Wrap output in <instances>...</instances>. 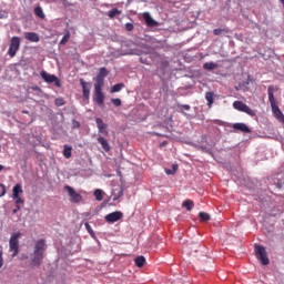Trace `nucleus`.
Returning <instances> with one entry per match:
<instances>
[{"label": "nucleus", "mask_w": 284, "mask_h": 284, "mask_svg": "<svg viewBox=\"0 0 284 284\" xmlns=\"http://www.w3.org/2000/svg\"><path fill=\"white\" fill-rule=\"evenodd\" d=\"M199 219H201L202 222H206L211 220V215L204 212L199 213Z\"/></svg>", "instance_id": "obj_28"}, {"label": "nucleus", "mask_w": 284, "mask_h": 284, "mask_svg": "<svg viewBox=\"0 0 284 284\" xmlns=\"http://www.w3.org/2000/svg\"><path fill=\"white\" fill-rule=\"evenodd\" d=\"M124 88H125V84H124V83H116V84H114L113 87H111L110 92H111V93H118V92H120L121 90H123Z\"/></svg>", "instance_id": "obj_21"}, {"label": "nucleus", "mask_w": 284, "mask_h": 284, "mask_svg": "<svg viewBox=\"0 0 284 284\" xmlns=\"http://www.w3.org/2000/svg\"><path fill=\"white\" fill-rule=\"evenodd\" d=\"M95 125L98 126L99 134L104 136L109 135L108 125L103 122L101 118H95Z\"/></svg>", "instance_id": "obj_9"}, {"label": "nucleus", "mask_w": 284, "mask_h": 284, "mask_svg": "<svg viewBox=\"0 0 284 284\" xmlns=\"http://www.w3.org/2000/svg\"><path fill=\"white\" fill-rule=\"evenodd\" d=\"M42 77L43 81L49 83V84H54L57 88L61 87L60 80L57 75L54 74H48L47 72L40 73Z\"/></svg>", "instance_id": "obj_8"}, {"label": "nucleus", "mask_w": 284, "mask_h": 284, "mask_svg": "<svg viewBox=\"0 0 284 284\" xmlns=\"http://www.w3.org/2000/svg\"><path fill=\"white\" fill-rule=\"evenodd\" d=\"M79 82L82 85V93L84 100H90L91 84L87 83L84 79H80Z\"/></svg>", "instance_id": "obj_11"}, {"label": "nucleus", "mask_w": 284, "mask_h": 284, "mask_svg": "<svg viewBox=\"0 0 284 284\" xmlns=\"http://www.w3.org/2000/svg\"><path fill=\"white\" fill-rule=\"evenodd\" d=\"M84 229H87L88 233L91 234V236L95 235L90 223H84Z\"/></svg>", "instance_id": "obj_31"}, {"label": "nucleus", "mask_w": 284, "mask_h": 284, "mask_svg": "<svg viewBox=\"0 0 284 284\" xmlns=\"http://www.w3.org/2000/svg\"><path fill=\"white\" fill-rule=\"evenodd\" d=\"M233 108L239 112H244L250 116H255L254 110L250 109V106L245 104L243 101H234Z\"/></svg>", "instance_id": "obj_5"}, {"label": "nucleus", "mask_w": 284, "mask_h": 284, "mask_svg": "<svg viewBox=\"0 0 284 284\" xmlns=\"http://www.w3.org/2000/svg\"><path fill=\"white\" fill-rule=\"evenodd\" d=\"M100 72H108V70H105V68H101Z\"/></svg>", "instance_id": "obj_43"}, {"label": "nucleus", "mask_w": 284, "mask_h": 284, "mask_svg": "<svg viewBox=\"0 0 284 284\" xmlns=\"http://www.w3.org/2000/svg\"><path fill=\"white\" fill-rule=\"evenodd\" d=\"M144 264H145V257L144 256H138L135 258V265H136L138 268L144 267Z\"/></svg>", "instance_id": "obj_24"}, {"label": "nucleus", "mask_w": 284, "mask_h": 284, "mask_svg": "<svg viewBox=\"0 0 284 284\" xmlns=\"http://www.w3.org/2000/svg\"><path fill=\"white\" fill-rule=\"evenodd\" d=\"M4 261H3V252L0 250V268L3 267Z\"/></svg>", "instance_id": "obj_39"}, {"label": "nucleus", "mask_w": 284, "mask_h": 284, "mask_svg": "<svg viewBox=\"0 0 284 284\" xmlns=\"http://www.w3.org/2000/svg\"><path fill=\"white\" fill-rule=\"evenodd\" d=\"M54 103H55V106L57 108H60V106H63L65 104V101L63 98H58L54 100Z\"/></svg>", "instance_id": "obj_29"}, {"label": "nucleus", "mask_w": 284, "mask_h": 284, "mask_svg": "<svg viewBox=\"0 0 284 284\" xmlns=\"http://www.w3.org/2000/svg\"><path fill=\"white\" fill-rule=\"evenodd\" d=\"M6 186H4V184H1L0 183V197H3L4 196V194H6Z\"/></svg>", "instance_id": "obj_34"}, {"label": "nucleus", "mask_w": 284, "mask_h": 284, "mask_svg": "<svg viewBox=\"0 0 284 284\" xmlns=\"http://www.w3.org/2000/svg\"><path fill=\"white\" fill-rule=\"evenodd\" d=\"M94 197H95V201H99V202H101L102 200H103V192H102V190H95L94 191Z\"/></svg>", "instance_id": "obj_27"}, {"label": "nucleus", "mask_w": 284, "mask_h": 284, "mask_svg": "<svg viewBox=\"0 0 284 284\" xmlns=\"http://www.w3.org/2000/svg\"><path fill=\"white\" fill-rule=\"evenodd\" d=\"M111 103H113L116 108L121 106V100L120 99H111Z\"/></svg>", "instance_id": "obj_35"}, {"label": "nucleus", "mask_w": 284, "mask_h": 284, "mask_svg": "<svg viewBox=\"0 0 284 284\" xmlns=\"http://www.w3.org/2000/svg\"><path fill=\"white\" fill-rule=\"evenodd\" d=\"M242 78H247L246 82H244V83H243V85H248V84H250V82H251V79H250L248 73H244V74H242Z\"/></svg>", "instance_id": "obj_38"}, {"label": "nucleus", "mask_w": 284, "mask_h": 284, "mask_svg": "<svg viewBox=\"0 0 284 284\" xmlns=\"http://www.w3.org/2000/svg\"><path fill=\"white\" fill-rule=\"evenodd\" d=\"M0 151H1V145H0Z\"/></svg>", "instance_id": "obj_47"}, {"label": "nucleus", "mask_w": 284, "mask_h": 284, "mask_svg": "<svg viewBox=\"0 0 284 284\" xmlns=\"http://www.w3.org/2000/svg\"><path fill=\"white\" fill-rule=\"evenodd\" d=\"M277 90H278V88L274 87V85H271L267 88L268 102H271V108H272L274 118L284 124V114L282 113L281 109L278 108L275 95H274L275 92H277Z\"/></svg>", "instance_id": "obj_2"}, {"label": "nucleus", "mask_w": 284, "mask_h": 284, "mask_svg": "<svg viewBox=\"0 0 284 284\" xmlns=\"http://www.w3.org/2000/svg\"><path fill=\"white\" fill-rule=\"evenodd\" d=\"M93 102L98 104L99 106H102L104 103V93L102 90L94 89L93 92Z\"/></svg>", "instance_id": "obj_10"}, {"label": "nucleus", "mask_w": 284, "mask_h": 284, "mask_svg": "<svg viewBox=\"0 0 284 284\" xmlns=\"http://www.w3.org/2000/svg\"><path fill=\"white\" fill-rule=\"evenodd\" d=\"M119 14H121V11L119 9H112L108 12V17L110 19H114V17H119Z\"/></svg>", "instance_id": "obj_25"}, {"label": "nucleus", "mask_w": 284, "mask_h": 284, "mask_svg": "<svg viewBox=\"0 0 284 284\" xmlns=\"http://www.w3.org/2000/svg\"><path fill=\"white\" fill-rule=\"evenodd\" d=\"M125 30H128V32H132L134 30V24L132 23H126L125 24Z\"/></svg>", "instance_id": "obj_36"}, {"label": "nucleus", "mask_w": 284, "mask_h": 284, "mask_svg": "<svg viewBox=\"0 0 284 284\" xmlns=\"http://www.w3.org/2000/svg\"><path fill=\"white\" fill-rule=\"evenodd\" d=\"M21 237V233H13L10 239V251L13 252L12 257L19 255V239Z\"/></svg>", "instance_id": "obj_7"}, {"label": "nucleus", "mask_w": 284, "mask_h": 284, "mask_svg": "<svg viewBox=\"0 0 284 284\" xmlns=\"http://www.w3.org/2000/svg\"><path fill=\"white\" fill-rule=\"evenodd\" d=\"M181 108L185 111H190L191 106L189 104H181Z\"/></svg>", "instance_id": "obj_40"}, {"label": "nucleus", "mask_w": 284, "mask_h": 284, "mask_svg": "<svg viewBox=\"0 0 284 284\" xmlns=\"http://www.w3.org/2000/svg\"><path fill=\"white\" fill-rule=\"evenodd\" d=\"M64 190L67 191L68 196H70L71 203L79 204L82 202L83 200L82 195L79 192H77L74 187L65 185Z\"/></svg>", "instance_id": "obj_6"}, {"label": "nucleus", "mask_w": 284, "mask_h": 284, "mask_svg": "<svg viewBox=\"0 0 284 284\" xmlns=\"http://www.w3.org/2000/svg\"><path fill=\"white\" fill-rule=\"evenodd\" d=\"M280 2L282 3L283 8H284V0H280Z\"/></svg>", "instance_id": "obj_46"}, {"label": "nucleus", "mask_w": 284, "mask_h": 284, "mask_svg": "<svg viewBox=\"0 0 284 284\" xmlns=\"http://www.w3.org/2000/svg\"><path fill=\"white\" fill-rule=\"evenodd\" d=\"M123 219V213L121 212H113L105 215V222L108 223H115Z\"/></svg>", "instance_id": "obj_12"}, {"label": "nucleus", "mask_w": 284, "mask_h": 284, "mask_svg": "<svg viewBox=\"0 0 284 284\" xmlns=\"http://www.w3.org/2000/svg\"><path fill=\"white\" fill-rule=\"evenodd\" d=\"M12 199L16 200V205L24 204V200H22L20 196Z\"/></svg>", "instance_id": "obj_37"}, {"label": "nucleus", "mask_w": 284, "mask_h": 284, "mask_svg": "<svg viewBox=\"0 0 284 284\" xmlns=\"http://www.w3.org/2000/svg\"><path fill=\"white\" fill-rule=\"evenodd\" d=\"M20 211V205H16V209H13V213L16 214L17 212H19Z\"/></svg>", "instance_id": "obj_41"}, {"label": "nucleus", "mask_w": 284, "mask_h": 284, "mask_svg": "<svg viewBox=\"0 0 284 284\" xmlns=\"http://www.w3.org/2000/svg\"><path fill=\"white\" fill-rule=\"evenodd\" d=\"M143 19L148 28H156V26L159 24L154 19H152V16H150L149 12L143 13Z\"/></svg>", "instance_id": "obj_14"}, {"label": "nucleus", "mask_w": 284, "mask_h": 284, "mask_svg": "<svg viewBox=\"0 0 284 284\" xmlns=\"http://www.w3.org/2000/svg\"><path fill=\"white\" fill-rule=\"evenodd\" d=\"M19 48H21V38L13 37L11 38L8 54L9 57L13 58L17 57V52H19Z\"/></svg>", "instance_id": "obj_4"}, {"label": "nucleus", "mask_w": 284, "mask_h": 284, "mask_svg": "<svg viewBox=\"0 0 284 284\" xmlns=\"http://www.w3.org/2000/svg\"><path fill=\"white\" fill-rule=\"evenodd\" d=\"M213 95H214V93L212 91H207L206 94L204 95V99H206V101H207V106L209 108H212Z\"/></svg>", "instance_id": "obj_23"}, {"label": "nucleus", "mask_w": 284, "mask_h": 284, "mask_svg": "<svg viewBox=\"0 0 284 284\" xmlns=\"http://www.w3.org/2000/svg\"><path fill=\"white\" fill-rule=\"evenodd\" d=\"M81 128V124L77 120H72V130H78Z\"/></svg>", "instance_id": "obj_33"}, {"label": "nucleus", "mask_w": 284, "mask_h": 284, "mask_svg": "<svg viewBox=\"0 0 284 284\" xmlns=\"http://www.w3.org/2000/svg\"><path fill=\"white\" fill-rule=\"evenodd\" d=\"M179 166L176 164H173V171L176 172Z\"/></svg>", "instance_id": "obj_42"}, {"label": "nucleus", "mask_w": 284, "mask_h": 284, "mask_svg": "<svg viewBox=\"0 0 284 284\" xmlns=\"http://www.w3.org/2000/svg\"><path fill=\"white\" fill-rule=\"evenodd\" d=\"M255 255L263 266L270 264V258L267 257L266 250L264 246L255 245Z\"/></svg>", "instance_id": "obj_3"}, {"label": "nucleus", "mask_w": 284, "mask_h": 284, "mask_svg": "<svg viewBox=\"0 0 284 284\" xmlns=\"http://www.w3.org/2000/svg\"><path fill=\"white\" fill-rule=\"evenodd\" d=\"M71 152H72L71 145L65 144V145H64V150L62 151V155H64V158H65L67 160H69V159L71 158Z\"/></svg>", "instance_id": "obj_22"}, {"label": "nucleus", "mask_w": 284, "mask_h": 284, "mask_svg": "<svg viewBox=\"0 0 284 284\" xmlns=\"http://www.w3.org/2000/svg\"><path fill=\"white\" fill-rule=\"evenodd\" d=\"M24 39H27V41H31V43H39V34L37 32H26L24 33Z\"/></svg>", "instance_id": "obj_15"}, {"label": "nucleus", "mask_w": 284, "mask_h": 284, "mask_svg": "<svg viewBox=\"0 0 284 284\" xmlns=\"http://www.w3.org/2000/svg\"><path fill=\"white\" fill-rule=\"evenodd\" d=\"M223 32H229L227 29H214L213 30V34H215V37H221V34H223Z\"/></svg>", "instance_id": "obj_30"}, {"label": "nucleus", "mask_w": 284, "mask_h": 284, "mask_svg": "<svg viewBox=\"0 0 284 284\" xmlns=\"http://www.w3.org/2000/svg\"><path fill=\"white\" fill-rule=\"evenodd\" d=\"M24 191H22L21 184H16V186L12 187V199L20 197V194H23Z\"/></svg>", "instance_id": "obj_18"}, {"label": "nucleus", "mask_w": 284, "mask_h": 284, "mask_svg": "<svg viewBox=\"0 0 284 284\" xmlns=\"http://www.w3.org/2000/svg\"><path fill=\"white\" fill-rule=\"evenodd\" d=\"M182 206L186 207V211L190 212L192 207H194V202L191 200H185L184 203H182Z\"/></svg>", "instance_id": "obj_26"}, {"label": "nucleus", "mask_w": 284, "mask_h": 284, "mask_svg": "<svg viewBox=\"0 0 284 284\" xmlns=\"http://www.w3.org/2000/svg\"><path fill=\"white\" fill-rule=\"evenodd\" d=\"M168 174H173L171 170L165 171Z\"/></svg>", "instance_id": "obj_44"}, {"label": "nucleus", "mask_w": 284, "mask_h": 284, "mask_svg": "<svg viewBox=\"0 0 284 284\" xmlns=\"http://www.w3.org/2000/svg\"><path fill=\"white\" fill-rule=\"evenodd\" d=\"M4 166L3 165H0V172L3 171Z\"/></svg>", "instance_id": "obj_45"}, {"label": "nucleus", "mask_w": 284, "mask_h": 284, "mask_svg": "<svg viewBox=\"0 0 284 284\" xmlns=\"http://www.w3.org/2000/svg\"><path fill=\"white\" fill-rule=\"evenodd\" d=\"M108 73L100 72L98 77H95L94 90H102L104 85V78H106Z\"/></svg>", "instance_id": "obj_13"}, {"label": "nucleus", "mask_w": 284, "mask_h": 284, "mask_svg": "<svg viewBox=\"0 0 284 284\" xmlns=\"http://www.w3.org/2000/svg\"><path fill=\"white\" fill-rule=\"evenodd\" d=\"M233 129L246 134L251 132L250 128L245 123H234Z\"/></svg>", "instance_id": "obj_16"}, {"label": "nucleus", "mask_w": 284, "mask_h": 284, "mask_svg": "<svg viewBox=\"0 0 284 284\" xmlns=\"http://www.w3.org/2000/svg\"><path fill=\"white\" fill-rule=\"evenodd\" d=\"M217 68H219V63L216 62H205L203 64V69L209 71L216 70Z\"/></svg>", "instance_id": "obj_19"}, {"label": "nucleus", "mask_w": 284, "mask_h": 284, "mask_svg": "<svg viewBox=\"0 0 284 284\" xmlns=\"http://www.w3.org/2000/svg\"><path fill=\"white\" fill-rule=\"evenodd\" d=\"M47 247V242L44 240H38V242H36L34 251L31 255V262L34 267L41 266Z\"/></svg>", "instance_id": "obj_1"}, {"label": "nucleus", "mask_w": 284, "mask_h": 284, "mask_svg": "<svg viewBox=\"0 0 284 284\" xmlns=\"http://www.w3.org/2000/svg\"><path fill=\"white\" fill-rule=\"evenodd\" d=\"M98 143L100 145H102V149L104 150V152H109L110 151V144H109L108 140H105L103 138V135H99L98 136Z\"/></svg>", "instance_id": "obj_17"}, {"label": "nucleus", "mask_w": 284, "mask_h": 284, "mask_svg": "<svg viewBox=\"0 0 284 284\" xmlns=\"http://www.w3.org/2000/svg\"><path fill=\"white\" fill-rule=\"evenodd\" d=\"M33 12H34L36 17H38V19H45V13L43 12V8L36 7L33 9Z\"/></svg>", "instance_id": "obj_20"}, {"label": "nucleus", "mask_w": 284, "mask_h": 284, "mask_svg": "<svg viewBox=\"0 0 284 284\" xmlns=\"http://www.w3.org/2000/svg\"><path fill=\"white\" fill-rule=\"evenodd\" d=\"M70 41V34H64L62 40L60 41L61 45H65Z\"/></svg>", "instance_id": "obj_32"}]
</instances>
